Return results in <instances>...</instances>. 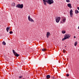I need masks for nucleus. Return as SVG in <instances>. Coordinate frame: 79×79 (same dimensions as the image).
Returning a JSON list of instances; mask_svg holds the SVG:
<instances>
[{
	"label": "nucleus",
	"mask_w": 79,
	"mask_h": 79,
	"mask_svg": "<svg viewBox=\"0 0 79 79\" xmlns=\"http://www.w3.org/2000/svg\"><path fill=\"white\" fill-rule=\"evenodd\" d=\"M70 37H71L70 35H65V36H64V38L62 39V41H64V40H66V39H69Z\"/></svg>",
	"instance_id": "obj_1"
},
{
	"label": "nucleus",
	"mask_w": 79,
	"mask_h": 79,
	"mask_svg": "<svg viewBox=\"0 0 79 79\" xmlns=\"http://www.w3.org/2000/svg\"><path fill=\"white\" fill-rule=\"evenodd\" d=\"M23 4H18L16 6V8H20L21 9H22L23 8Z\"/></svg>",
	"instance_id": "obj_2"
},
{
	"label": "nucleus",
	"mask_w": 79,
	"mask_h": 79,
	"mask_svg": "<svg viewBox=\"0 0 79 79\" xmlns=\"http://www.w3.org/2000/svg\"><path fill=\"white\" fill-rule=\"evenodd\" d=\"M54 2L53 0H47V3L49 5L53 3Z\"/></svg>",
	"instance_id": "obj_3"
},
{
	"label": "nucleus",
	"mask_w": 79,
	"mask_h": 79,
	"mask_svg": "<svg viewBox=\"0 0 79 79\" xmlns=\"http://www.w3.org/2000/svg\"><path fill=\"white\" fill-rule=\"evenodd\" d=\"M55 19L56 23H59L60 21V19H61V17H56L55 18Z\"/></svg>",
	"instance_id": "obj_4"
},
{
	"label": "nucleus",
	"mask_w": 79,
	"mask_h": 79,
	"mask_svg": "<svg viewBox=\"0 0 79 79\" xmlns=\"http://www.w3.org/2000/svg\"><path fill=\"white\" fill-rule=\"evenodd\" d=\"M13 52L15 56L17 57H18V56H19V55L18 54V53L16 52H15V51L13 49Z\"/></svg>",
	"instance_id": "obj_5"
},
{
	"label": "nucleus",
	"mask_w": 79,
	"mask_h": 79,
	"mask_svg": "<svg viewBox=\"0 0 79 79\" xmlns=\"http://www.w3.org/2000/svg\"><path fill=\"white\" fill-rule=\"evenodd\" d=\"M28 19L29 21H31V22H34V20H33L32 18H31V17L30 16V15H29L28 16Z\"/></svg>",
	"instance_id": "obj_6"
},
{
	"label": "nucleus",
	"mask_w": 79,
	"mask_h": 79,
	"mask_svg": "<svg viewBox=\"0 0 79 79\" xmlns=\"http://www.w3.org/2000/svg\"><path fill=\"white\" fill-rule=\"evenodd\" d=\"M73 10L72 9H71L70 11V17L71 18H73Z\"/></svg>",
	"instance_id": "obj_7"
},
{
	"label": "nucleus",
	"mask_w": 79,
	"mask_h": 79,
	"mask_svg": "<svg viewBox=\"0 0 79 79\" xmlns=\"http://www.w3.org/2000/svg\"><path fill=\"white\" fill-rule=\"evenodd\" d=\"M50 35V33L49 32H48L47 33V34H46V36L47 38H48L49 37V36Z\"/></svg>",
	"instance_id": "obj_8"
},
{
	"label": "nucleus",
	"mask_w": 79,
	"mask_h": 79,
	"mask_svg": "<svg viewBox=\"0 0 79 79\" xmlns=\"http://www.w3.org/2000/svg\"><path fill=\"white\" fill-rule=\"evenodd\" d=\"M67 6L68 7H69L70 8H72V6H71V3H69L68 4H67Z\"/></svg>",
	"instance_id": "obj_9"
},
{
	"label": "nucleus",
	"mask_w": 79,
	"mask_h": 79,
	"mask_svg": "<svg viewBox=\"0 0 79 79\" xmlns=\"http://www.w3.org/2000/svg\"><path fill=\"white\" fill-rule=\"evenodd\" d=\"M10 29H10V27H7L6 29V30L7 32H8V30L10 31Z\"/></svg>",
	"instance_id": "obj_10"
},
{
	"label": "nucleus",
	"mask_w": 79,
	"mask_h": 79,
	"mask_svg": "<svg viewBox=\"0 0 79 79\" xmlns=\"http://www.w3.org/2000/svg\"><path fill=\"white\" fill-rule=\"evenodd\" d=\"M65 21H66V19L65 18L63 19V20L60 22V23H63V22H65Z\"/></svg>",
	"instance_id": "obj_11"
},
{
	"label": "nucleus",
	"mask_w": 79,
	"mask_h": 79,
	"mask_svg": "<svg viewBox=\"0 0 79 79\" xmlns=\"http://www.w3.org/2000/svg\"><path fill=\"white\" fill-rule=\"evenodd\" d=\"M47 79H50V76L49 75L46 76Z\"/></svg>",
	"instance_id": "obj_12"
},
{
	"label": "nucleus",
	"mask_w": 79,
	"mask_h": 79,
	"mask_svg": "<svg viewBox=\"0 0 79 79\" xmlns=\"http://www.w3.org/2000/svg\"><path fill=\"white\" fill-rule=\"evenodd\" d=\"M47 0L44 1V2H43V3H44V5H47V3H46V2L47 3Z\"/></svg>",
	"instance_id": "obj_13"
},
{
	"label": "nucleus",
	"mask_w": 79,
	"mask_h": 79,
	"mask_svg": "<svg viewBox=\"0 0 79 79\" xmlns=\"http://www.w3.org/2000/svg\"><path fill=\"white\" fill-rule=\"evenodd\" d=\"M75 13L76 14H77L78 13H79V11L77 10H76Z\"/></svg>",
	"instance_id": "obj_14"
},
{
	"label": "nucleus",
	"mask_w": 79,
	"mask_h": 79,
	"mask_svg": "<svg viewBox=\"0 0 79 79\" xmlns=\"http://www.w3.org/2000/svg\"><path fill=\"white\" fill-rule=\"evenodd\" d=\"M42 50L43 51V52H45L47 50V49L45 48H43L42 49Z\"/></svg>",
	"instance_id": "obj_15"
},
{
	"label": "nucleus",
	"mask_w": 79,
	"mask_h": 79,
	"mask_svg": "<svg viewBox=\"0 0 79 79\" xmlns=\"http://www.w3.org/2000/svg\"><path fill=\"white\" fill-rule=\"evenodd\" d=\"M62 34H65V33H66V31H65L64 30L62 31Z\"/></svg>",
	"instance_id": "obj_16"
},
{
	"label": "nucleus",
	"mask_w": 79,
	"mask_h": 79,
	"mask_svg": "<svg viewBox=\"0 0 79 79\" xmlns=\"http://www.w3.org/2000/svg\"><path fill=\"white\" fill-rule=\"evenodd\" d=\"M77 42L76 41L75 43V44H74V45L75 47L77 45Z\"/></svg>",
	"instance_id": "obj_17"
},
{
	"label": "nucleus",
	"mask_w": 79,
	"mask_h": 79,
	"mask_svg": "<svg viewBox=\"0 0 79 79\" xmlns=\"http://www.w3.org/2000/svg\"><path fill=\"white\" fill-rule=\"evenodd\" d=\"M2 44H3L4 45H6V43H5V42L4 41L2 42Z\"/></svg>",
	"instance_id": "obj_18"
},
{
	"label": "nucleus",
	"mask_w": 79,
	"mask_h": 79,
	"mask_svg": "<svg viewBox=\"0 0 79 79\" xmlns=\"http://www.w3.org/2000/svg\"><path fill=\"white\" fill-rule=\"evenodd\" d=\"M51 79H56V77H53V76H51Z\"/></svg>",
	"instance_id": "obj_19"
},
{
	"label": "nucleus",
	"mask_w": 79,
	"mask_h": 79,
	"mask_svg": "<svg viewBox=\"0 0 79 79\" xmlns=\"http://www.w3.org/2000/svg\"><path fill=\"white\" fill-rule=\"evenodd\" d=\"M12 6H15V3H13L12 4Z\"/></svg>",
	"instance_id": "obj_20"
},
{
	"label": "nucleus",
	"mask_w": 79,
	"mask_h": 79,
	"mask_svg": "<svg viewBox=\"0 0 79 79\" xmlns=\"http://www.w3.org/2000/svg\"><path fill=\"white\" fill-rule=\"evenodd\" d=\"M9 33L10 34H13V32L12 31H10Z\"/></svg>",
	"instance_id": "obj_21"
},
{
	"label": "nucleus",
	"mask_w": 79,
	"mask_h": 79,
	"mask_svg": "<svg viewBox=\"0 0 79 79\" xmlns=\"http://www.w3.org/2000/svg\"><path fill=\"white\" fill-rule=\"evenodd\" d=\"M66 2H70V1L69 0H66Z\"/></svg>",
	"instance_id": "obj_22"
},
{
	"label": "nucleus",
	"mask_w": 79,
	"mask_h": 79,
	"mask_svg": "<svg viewBox=\"0 0 79 79\" xmlns=\"http://www.w3.org/2000/svg\"><path fill=\"white\" fill-rule=\"evenodd\" d=\"M66 76H67V77H69V74H67Z\"/></svg>",
	"instance_id": "obj_23"
},
{
	"label": "nucleus",
	"mask_w": 79,
	"mask_h": 79,
	"mask_svg": "<svg viewBox=\"0 0 79 79\" xmlns=\"http://www.w3.org/2000/svg\"><path fill=\"white\" fill-rule=\"evenodd\" d=\"M23 77V76H20L19 77V79H21V78H22Z\"/></svg>",
	"instance_id": "obj_24"
},
{
	"label": "nucleus",
	"mask_w": 79,
	"mask_h": 79,
	"mask_svg": "<svg viewBox=\"0 0 79 79\" xmlns=\"http://www.w3.org/2000/svg\"><path fill=\"white\" fill-rule=\"evenodd\" d=\"M63 51L64 53L66 52V50H64V49L63 50Z\"/></svg>",
	"instance_id": "obj_25"
},
{
	"label": "nucleus",
	"mask_w": 79,
	"mask_h": 79,
	"mask_svg": "<svg viewBox=\"0 0 79 79\" xmlns=\"http://www.w3.org/2000/svg\"><path fill=\"white\" fill-rule=\"evenodd\" d=\"M43 2H44V1H46V0H43Z\"/></svg>",
	"instance_id": "obj_26"
},
{
	"label": "nucleus",
	"mask_w": 79,
	"mask_h": 79,
	"mask_svg": "<svg viewBox=\"0 0 79 79\" xmlns=\"http://www.w3.org/2000/svg\"><path fill=\"white\" fill-rule=\"evenodd\" d=\"M78 29H79V26L78 27Z\"/></svg>",
	"instance_id": "obj_27"
},
{
	"label": "nucleus",
	"mask_w": 79,
	"mask_h": 79,
	"mask_svg": "<svg viewBox=\"0 0 79 79\" xmlns=\"http://www.w3.org/2000/svg\"><path fill=\"white\" fill-rule=\"evenodd\" d=\"M74 38H76V37L75 36H74Z\"/></svg>",
	"instance_id": "obj_28"
},
{
	"label": "nucleus",
	"mask_w": 79,
	"mask_h": 79,
	"mask_svg": "<svg viewBox=\"0 0 79 79\" xmlns=\"http://www.w3.org/2000/svg\"><path fill=\"white\" fill-rule=\"evenodd\" d=\"M19 1H20V0H18Z\"/></svg>",
	"instance_id": "obj_29"
},
{
	"label": "nucleus",
	"mask_w": 79,
	"mask_h": 79,
	"mask_svg": "<svg viewBox=\"0 0 79 79\" xmlns=\"http://www.w3.org/2000/svg\"><path fill=\"white\" fill-rule=\"evenodd\" d=\"M65 47H66V46H65Z\"/></svg>",
	"instance_id": "obj_30"
}]
</instances>
